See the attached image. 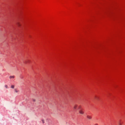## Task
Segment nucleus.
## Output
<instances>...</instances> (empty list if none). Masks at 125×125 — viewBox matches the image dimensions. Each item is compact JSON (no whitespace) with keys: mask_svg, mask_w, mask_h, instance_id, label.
Wrapping results in <instances>:
<instances>
[{"mask_svg":"<svg viewBox=\"0 0 125 125\" xmlns=\"http://www.w3.org/2000/svg\"><path fill=\"white\" fill-rule=\"evenodd\" d=\"M14 85H12L11 86V88H13V89L14 88Z\"/></svg>","mask_w":125,"mask_h":125,"instance_id":"7","label":"nucleus"},{"mask_svg":"<svg viewBox=\"0 0 125 125\" xmlns=\"http://www.w3.org/2000/svg\"><path fill=\"white\" fill-rule=\"evenodd\" d=\"M17 25H18V26H20V24L19 23H18Z\"/></svg>","mask_w":125,"mask_h":125,"instance_id":"11","label":"nucleus"},{"mask_svg":"<svg viewBox=\"0 0 125 125\" xmlns=\"http://www.w3.org/2000/svg\"><path fill=\"white\" fill-rule=\"evenodd\" d=\"M14 90L15 91V92L16 93H17L19 91V90H17L16 89H14Z\"/></svg>","mask_w":125,"mask_h":125,"instance_id":"5","label":"nucleus"},{"mask_svg":"<svg viewBox=\"0 0 125 125\" xmlns=\"http://www.w3.org/2000/svg\"><path fill=\"white\" fill-rule=\"evenodd\" d=\"M94 125H98L97 124H95Z\"/></svg>","mask_w":125,"mask_h":125,"instance_id":"12","label":"nucleus"},{"mask_svg":"<svg viewBox=\"0 0 125 125\" xmlns=\"http://www.w3.org/2000/svg\"><path fill=\"white\" fill-rule=\"evenodd\" d=\"M5 87L6 88H8V86L7 85H5Z\"/></svg>","mask_w":125,"mask_h":125,"instance_id":"8","label":"nucleus"},{"mask_svg":"<svg viewBox=\"0 0 125 125\" xmlns=\"http://www.w3.org/2000/svg\"><path fill=\"white\" fill-rule=\"evenodd\" d=\"M81 107L80 106H78L77 104H74L73 106V109L74 110H76L77 109V108H78V109H80V108Z\"/></svg>","mask_w":125,"mask_h":125,"instance_id":"1","label":"nucleus"},{"mask_svg":"<svg viewBox=\"0 0 125 125\" xmlns=\"http://www.w3.org/2000/svg\"><path fill=\"white\" fill-rule=\"evenodd\" d=\"M119 125H122V124L120 122H119L118 124Z\"/></svg>","mask_w":125,"mask_h":125,"instance_id":"10","label":"nucleus"},{"mask_svg":"<svg viewBox=\"0 0 125 125\" xmlns=\"http://www.w3.org/2000/svg\"><path fill=\"white\" fill-rule=\"evenodd\" d=\"M41 121L43 124H44L45 123V120L44 119H42L41 120Z\"/></svg>","mask_w":125,"mask_h":125,"instance_id":"6","label":"nucleus"},{"mask_svg":"<svg viewBox=\"0 0 125 125\" xmlns=\"http://www.w3.org/2000/svg\"><path fill=\"white\" fill-rule=\"evenodd\" d=\"M87 117L89 119H91L92 118V117L91 116L87 115Z\"/></svg>","mask_w":125,"mask_h":125,"instance_id":"3","label":"nucleus"},{"mask_svg":"<svg viewBox=\"0 0 125 125\" xmlns=\"http://www.w3.org/2000/svg\"><path fill=\"white\" fill-rule=\"evenodd\" d=\"M32 101L33 102H35L36 101V100L34 99H32Z\"/></svg>","mask_w":125,"mask_h":125,"instance_id":"9","label":"nucleus"},{"mask_svg":"<svg viewBox=\"0 0 125 125\" xmlns=\"http://www.w3.org/2000/svg\"><path fill=\"white\" fill-rule=\"evenodd\" d=\"M79 113L81 115H83L84 114V112L83 111V109H81L79 111Z\"/></svg>","mask_w":125,"mask_h":125,"instance_id":"2","label":"nucleus"},{"mask_svg":"<svg viewBox=\"0 0 125 125\" xmlns=\"http://www.w3.org/2000/svg\"><path fill=\"white\" fill-rule=\"evenodd\" d=\"M15 77V76H10L9 77V78L10 79L14 78Z\"/></svg>","mask_w":125,"mask_h":125,"instance_id":"4","label":"nucleus"}]
</instances>
